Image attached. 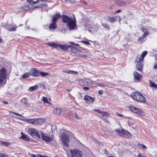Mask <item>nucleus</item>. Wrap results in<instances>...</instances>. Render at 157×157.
Instances as JSON below:
<instances>
[{
	"mask_svg": "<svg viewBox=\"0 0 157 157\" xmlns=\"http://www.w3.org/2000/svg\"><path fill=\"white\" fill-rule=\"evenodd\" d=\"M70 43L71 44H73V45H75L76 46H78L79 45L78 44H76L75 43H74L73 42H71Z\"/></svg>",
	"mask_w": 157,
	"mask_h": 157,
	"instance_id": "50",
	"label": "nucleus"
},
{
	"mask_svg": "<svg viewBox=\"0 0 157 157\" xmlns=\"http://www.w3.org/2000/svg\"><path fill=\"white\" fill-rule=\"evenodd\" d=\"M6 28L9 31H15L16 30L17 27L15 25H9L7 26Z\"/></svg>",
	"mask_w": 157,
	"mask_h": 157,
	"instance_id": "17",
	"label": "nucleus"
},
{
	"mask_svg": "<svg viewBox=\"0 0 157 157\" xmlns=\"http://www.w3.org/2000/svg\"><path fill=\"white\" fill-rule=\"evenodd\" d=\"M28 132L32 136H36L39 138H40V135L39 134L38 131L34 128H29L28 130Z\"/></svg>",
	"mask_w": 157,
	"mask_h": 157,
	"instance_id": "7",
	"label": "nucleus"
},
{
	"mask_svg": "<svg viewBox=\"0 0 157 157\" xmlns=\"http://www.w3.org/2000/svg\"><path fill=\"white\" fill-rule=\"evenodd\" d=\"M124 130V129H116L112 131V133L110 134L112 135L113 134H115L118 135L122 136Z\"/></svg>",
	"mask_w": 157,
	"mask_h": 157,
	"instance_id": "14",
	"label": "nucleus"
},
{
	"mask_svg": "<svg viewBox=\"0 0 157 157\" xmlns=\"http://www.w3.org/2000/svg\"><path fill=\"white\" fill-rule=\"evenodd\" d=\"M63 72H65L66 73H67L69 74H73V75H77L78 74V73L77 71H62Z\"/></svg>",
	"mask_w": 157,
	"mask_h": 157,
	"instance_id": "23",
	"label": "nucleus"
},
{
	"mask_svg": "<svg viewBox=\"0 0 157 157\" xmlns=\"http://www.w3.org/2000/svg\"><path fill=\"white\" fill-rule=\"evenodd\" d=\"M98 144L100 145L101 144H102L101 142H98Z\"/></svg>",
	"mask_w": 157,
	"mask_h": 157,
	"instance_id": "60",
	"label": "nucleus"
},
{
	"mask_svg": "<svg viewBox=\"0 0 157 157\" xmlns=\"http://www.w3.org/2000/svg\"><path fill=\"white\" fill-rule=\"evenodd\" d=\"M101 114L102 116H105L108 117H109L110 115L109 113L105 112H102Z\"/></svg>",
	"mask_w": 157,
	"mask_h": 157,
	"instance_id": "35",
	"label": "nucleus"
},
{
	"mask_svg": "<svg viewBox=\"0 0 157 157\" xmlns=\"http://www.w3.org/2000/svg\"><path fill=\"white\" fill-rule=\"evenodd\" d=\"M71 90H71L67 89L66 90V91H67V92H69V91H70Z\"/></svg>",
	"mask_w": 157,
	"mask_h": 157,
	"instance_id": "59",
	"label": "nucleus"
},
{
	"mask_svg": "<svg viewBox=\"0 0 157 157\" xmlns=\"http://www.w3.org/2000/svg\"><path fill=\"white\" fill-rule=\"evenodd\" d=\"M21 138L23 139L24 140L27 141H29L30 140V138L29 137V136L27 135L23 134L22 132H21Z\"/></svg>",
	"mask_w": 157,
	"mask_h": 157,
	"instance_id": "19",
	"label": "nucleus"
},
{
	"mask_svg": "<svg viewBox=\"0 0 157 157\" xmlns=\"http://www.w3.org/2000/svg\"><path fill=\"white\" fill-rule=\"evenodd\" d=\"M149 86L155 88H157V84H156L155 83L152 82L151 81L150 82V83L149 84Z\"/></svg>",
	"mask_w": 157,
	"mask_h": 157,
	"instance_id": "30",
	"label": "nucleus"
},
{
	"mask_svg": "<svg viewBox=\"0 0 157 157\" xmlns=\"http://www.w3.org/2000/svg\"><path fill=\"white\" fill-rule=\"evenodd\" d=\"M84 100L86 101V102L88 103H92L95 100L94 98L91 97L90 96L87 95H86L84 98Z\"/></svg>",
	"mask_w": 157,
	"mask_h": 157,
	"instance_id": "11",
	"label": "nucleus"
},
{
	"mask_svg": "<svg viewBox=\"0 0 157 157\" xmlns=\"http://www.w3.org/2000/svg\"><path fill=\"white\" fill-rule=\"evenodd\" d=\"M50 46L53 48H59L60 44H58L54 43H50L48 44Z\"/></svg>",
	"mask_w": 157,
	"mask_h": 157,
	"instance_id": "20",
	"label": "nucleus"
},
{
	"mask_svg": "<svg viewBox=\"0 0 157 157\" xmlns=\"http://www.w3.org/2000/svg\"><path fill=\"white\" fill-rule=\"evenodd\" d=\"M121 12V10H117L116 12V13H119V12Z\"/></svg>",
	"mask_w": 157,
	"mask_h": 157,
	"instance_id": "56",
	"label": "nucleus"
},
{
	"mask_svg": "<svg viewBox=\"0 0 157 157\" xmlns=\"http://www.w3.org/2000/svg\"><path fill=\"white\" fill-rule=\"evenodd\" d=\"M137 157H144V156H143L142 154L141 153H140L138 154Z\"/></svg>",
	"mask_w": 157,
	"mask_h": 157,
	"instance_id": "49",
	"label": "nucleus"
},
{
	"mask_svg": "<svg viewBox=\"0 0 157 157\" xmlns=\"http://www.w3.org/2000/svg\"><path fill=\"white\" fill-rule=\"evenodd\" d=\"M42 100L44 103H46L48 104L50 103L48 101V100L45 97H43Z\"/></svg>",
	"mask_w": 157,
	"mask_h": 157,
	"instance_id": "36",
	"label": "nucleus"
},
{
	"mask_svg": "<svg viewBox=\"0 0 157 157\" xmlns=\"http://www.w3.org/2000/svg\"><path fill=\"white\" fill-rule=\"evenodd\" d=\"M108 157H114L112 156H109Z\"/></svg>",
	"mask_w": 157,
	"mask_h": 157,
	"instance_id": "61",
	"label": "nucleus"
},
{
	"mask_svg": "<svg viewBox=\"0 0 157 157\" xmlns=\"http://www.w3.org/2000/svg\"><path fill=\"white\" fill-rule=\"evenodd\" d=\"M115 18L116 20V21H119V22H120L121 19H120V17L119 16H115Z\"/></svg>",
	"mask_w": 157,
	"mask_h": 157,
	"instance_id": "37",
	"label": "nucleus"
},
{
	"mask_svg": "<svg viewBox=\"0 0 157 157\" xmlns=\"http://www.w3.org/2000/svg\"><path fill=\"white\" fill-rule=\"evenodd\" d=\"M10 143L8 142H2V144L5 146H8L10 145Z\"/></svg>",
	"mask_w": 157,
	"mask_h": 157,
	"instance_id": "34",
	"label": "nucleus"
},
{
	"mask_svg": "<svg viewBox=\"0 0 157 157\" xmlns=\"http://www.w3.org/2000/svg\"><path fill=\"white\" fill-rule=\"evenodd\" d=\"M41 135L42 139L47 142H50V141L53 140V137H48L42 133H41Z\"/></svg>",
	"mask_w": 157,
	"mask_h": 157,
	"instance_id": "15",
	"label": "nucleus"
},
{
	"mask_svg": "<svg viewBox=\"0 0 157 157\" xmlns=\"http://www.w3.org/2000/svg\"><path fill=\"white\" fill-rule=\"evenodd\" d=\"M95 111L99 113H100V114H101V113L102 112H101L100 111V110L99 109H94V110Z\"/></svg>",
	"mask_w": 157,
	"mask_h": 157,
	"instance_id": "46",
	"label": "nucleus"
},
{
	"mask_svg": "<svg viewBox=\"0 0 157 157\" xmlns=\"http://www.w3.org/2000/svg\"><path fill=\"white\" fill-rule=\"evenodd\" d=\"M9 112L10 113H13L14 114L16 115H17V116H21V117H23L22 116L21 114H19V113H15V112H10V111Z\"/></svg>",
	"mask_w": 157,
	"mask_h": 157,
	"instance_id": "43",
	"label": "nucleus"
},
{
	"mask_svg": "<svg viewBox=\"0 0 157 157\" xmlns=\"http://www.w3.org/2000/svg\"><path fill=\"white\" fill-rule=\"evenodd\" d=\"M70 133V132H64L61 133V140L63 145L68 147L69 146V142L70 141V140L69 138L68 135L69 133Z\"/></svg>",
	"mask_w": 157,
	"mask_h": 157,
	"instance_id": "2",
	"label": "nucleus"
},
{
	"mask_svg": "<svg viewBox=\"0 0 157 157\" xmlns=\"http://www.w3.org/2000/svg\"><path fill=\"white\" fill-rule=\"evenodd\" d=\"M109 21L111 23H113L116 21V19L115 18V16L113 17H110L109 18Z\"/></svg>",
	"mask_w": 157,
	"mask_h": 157,
	"instance_id": "32",
	"label": "nucleus"
},
{
	"mask_svg": "<svg viewBox=\"0 0 157 157\" xmlns=\"http://www.w3.org/2000/svg\"><path fill=\"white\" fill-rule=\"evenodd\" d=\"M38 88L37 86L35 85L34 86H31L29 89V90L30 92H32L37 89Z\"/></svg>",
	"mask_w": 157,
	"mask_h": 157,
	"instance_id": "27",
	"label": "nucleus"
},
{
	"mask_svg": "<svg viewBox=\"0 0 157 157\" xmlns=\"http://www.w3.org/2000/svg\"><path fill=\"white\" fill-rule=\"evenodd\" d=\"M27 1L30 4H33L39 2L40 0H27Z\"/></svg>",
	"mask_w": 157,
	"mask_h": 157,
	"instance_id": "26",
	"label": "nucleus"
},
{
	"mask_svg": "<svg viewBox=\"0 0 157 157\" xmlns=\"http://www.w3.org/2000/svg\"><path fill=\"white\" fill-rule=\"evenodd\" d=\"M83 89L85 91H86L89 90V88L88 87H84L83 88Z\"/></svg>",
	"mask_w": 157,
	"mask_h": 157,
	"instance_id": "47",
	"label": "nucleus"
},
{
	"mask_svg": "<svg viewBox=\"0 0 157 157\" xmlns=\"http://www.w3.org/2000/svg\"><path fill=\"white\" fill-rule=\"evenodd\" d=\"M70 48L71 52L73 53L72 54L73 56H79L83 58L87 57V56L86 55L82 54L83 52L82 51L79 50L77 48L71 46Z\"/></svg>",
	"mask_w": 157,
	"mask_h": 157,
	"instance_id": "3",
	"label": "nucleus"
},
{
	"mask_svg": "<svg viewBox=\"0 0 157 157\" xmlns=\"http://www.w3.org/2000/svg\"><path fill=\"white\" fill-rule=\"evenodd\" d=\"M81 42L87 45H89L90 44L89 42L86 41H82Z\"/></svg>",
	"mask_w": 157,
	"mask_h": 157,
	"instance_id": "40",
	"label": "nucleus"
},
{
	"mask_svg": "<svg viewBox=\"0 0 157 157\" xmlns=\"http://www.w3.org/2000/svg\"><path fill=\"white\" fill-rule=\"evenodd\" d=\"M54 113L56 114H59L62 112V110L59 108H56L53 110Z\"/></svg>",
	"mask_w": 157,
	"mask_h": 157,
	"instance_id": "22",
	"label": "nucleus"
},
{
	"mask_svg": "<svg viewBox=\"0 0 157 157\" xmlns=\"http://www.w3.org/2000/svg\"><path fill=\"white\" fill-rule=\"evenodd\" d=\"M103 120L105 122H106L107 123L108 122V120L106 119H103Z\"/></svg>",
	"mask_w": 157,
	"mask_h": 157,
	"instance_id": "58",
	"label": "nucleus"
},
{
	"mask_svg": "<svg viewBox=\"0 0 157 157\" xmlns=\"http://www.w3.org/2000/svg\"><path fill=\"white\" fill-rule=\"evenodd\" d=\"M117 115L120 117H122L124 116L123 115H122L121 114H119V113H117Z\"/></svg>",
	"mask_w": 157,
	"mask_h": 157,
	"instance_id": "52",
	"label": "nucleus"
},
{
	"mask_svg": "<svg viewBox=\"0 0 157 157\" xmlns=\"http://www.w3.org/2000/svg\"><path fill=\"white\" fill-rule=\"evenodd\" d=\"M29 76V74L28 73H26L24 74L22 76L23 78H25L28 77Z\"/></svg>",
	"mask_w": 157,
	"mask_h": 157,
	"instance_id": "38",
	"label": "nucleus"
},
{
	"mask_svg": "<svg viewBox=\"0 0 157 157\" xmlns=\"http://www.w3.org/2000/svg\"><path fill=\"white\" fill-rule=\"evenodd\" d=\"M148 34V32L147 31H145L144 32L143 36L145 37V36H147Z\"/></svg>",
	"mask_w": 157,
	"mask_h": 157,
	"instance_id": "42",
	"label": "nucleus"
},
{
	"mask_svg": "<svg viewBox=\"0 0 157 157\" xmlns=\"http://www.w3.org/2000/svg\"><path fill=\"white\" fill-rule=\"evenodd\" d=\"M40 156H41L40 155H38L37 157H36L34 155H32V157H40Z\"/></svg>",
	"mask_w": 157,
	"mask_h": 157,
	"instance_id": "53",
	"label": "nucleus"
},
{
	"mask_svg": "<svg viewBox=\"0 0 157 157\" xmlns=\"http://www.w3.org/2000/svg\"><path fill=\"white\" fill-rule=\"evenodd\" d=\"M138 145H139V146H141L142 147L143 149H145L146 148V147L145 145H144V144H138Z\"/></svg>",
	"mask_w": 157,
	"mask_h": 157,
	"instance_id": "45",
	"label": "nucleus"
},
{
	"mask_svg": "<svg viewBox=\"0 0 157 157\" xmlns=\"http://www.w3.org/2000/svg\"><path fill=\"white\" fill-rule=\"evenodd\" d=\"M70 46H68L67 45H62L61 44H60L59 48H61L62 49L64 50V51H67L69 48H70L71 47Z\"/></svg>",
	"mask_w": 157,
	"mask_h": 157,
	"instance_id": "18",
	"label": "nucleus"
},
{
	"mask_svg": "<svg viewBox=\"0 0 157 157\" xmlns=\"http://www.w3.org/2000/svg\"><path fill=\"white\" fill-rule=\"evenodd\" d=\"M70 151L72 157H82V153L79 150L75 149L73 150L71 149Z\"/></svg>",
	"mask_w": 157,
	"mask_h": 157,
	"instance_id": "8",
	"label": "nucleus"
},
{
	"mask_svg": "<svg viewBox=\"0 0 157 157\" xmlns=\"http://www.w3.org/2000/svg\"><path fill=\"white\" fill-rule=\"evenodd\" d=\"M27 122L32 124H34V118L33 119H29L27 120Z\"/></svg>",
	"mask_w": 157,
	"mask_h": 157,
	"instance_id": "33",
	"label": "nucleus"
},
{
	"mask_svg": "<svg viewBox=\"0 0 157 157\" xmlns=\"http://www.w3.org/2000/svg\"><path fill=\"white\" fill-rule=\"evenodd\" d=\"M142 62L143 61L141 60L140 57H139V56H137L135 61L136 69L140 72H142L143 70L144 64H143Z\"/></svg>",
	"mask_w": 157,
	"mask_h": 157,
	"instance_id": "5",
	"label": "nucleus"
},
{
	"mask_svg": "<svg viewBox=\"0 0 157 157\" xmlns=\"http://www.w3.org/2000/svg\"><path fill=\"white\" fill-rule=\"evenodd\" d=\"M62 17V20L63 22L66 23L67 27L70 30H73L76 27V20L75 18H72L66 15H60V13H56L54 15L52 20V23L49 26V29L53 31L56 28V23L58 19Z\"/></svg>",
	"mask_w": 157,
	"mask_h": 157,
	"instance_id": "1",
	"label": "nucleus"
},
{
	"mask_svg": "<svg viewBox=\"0 0 157 157\" xmlns=\"http://www.w3.org/2000/svg\"><path fill=\"white\" fill-rule=\"evenodd\" d=\"M122 136L126 138H130L131 137L132 135L131 134L127 131L124 129Z\"/></svg>",
	"mask_w": 157,
	"mask_h": 157,
	"instance_id": "16",
	"label": "nucleus"
},
{
	"mask_svg": "<svg viewBox=\"0 0 157 157\" xmlns=\"http://www.w3.org/2000/svg\"><path fill=\"white\" fill-rule=\"evenodd\" d=\"M129 109L133 112L138 115H143L144 114L141 109L134 106H130Z\"/></svg>",
	"mask_w": 157,
	"mask_h": 157,
	"instance_id": "9",
	"label": "nucleus"
},
{
	"mask_svg": "<svg viewBox=\"0 0 157 157\" xmlns=\"http://www.w3.org/2000/svg\"><path fill=\"white\" fill-rule=\"evenodd\" d=\"M88 82V84H90L92 83V81H91L90 80H88V82Z\"/></svg>",
	"mask_w": 157,
	"mask_h": 157,
	"instance_id": "51",
	"label": "nucleus"
},
{
	"mask_svg": "<svg viewBox=\"0 0 157 157\" xmlns=\"http://www.w3.org/2000/svg\"><path fill=\"white\" fill-rule=\"evenodd\" d=\"M44 119L42 118H34V125H39L41 124L44 122Z\"/></svg>",
	"mask_w": 157,
	"mask_h": 157,
	"instance_id": "12",
	"label": "nucleus"
},
{
	"mask_svg": "<svg viewBox=\"0 0 157 157\" xmlns=\"http://www.w3.org/2000/svg\"><path fill=\"white\" fill-rule=\"evenodd\" d=\"M7 74V71L6 69L3 68L0 69V83L1 84H4L6 83V81L3 82L5 79Z\"/></svg>",
	"mask_w": 157,
	"mask_h": 157,
	"instance_id": "6",
	"label": "nucleus"
},
{
	"mask_svg": "<svg viewBox=\"0 0 157 157\" xmlns=\"http://www.w3.org/2000/svg\"><path fill=\"white\" fill-rule=\"evenodd\" d=\"M132 96L133 99L137 101L142 102L145 101V99L144 97L142 94L138 92H135L132 93Z\"/></svg>",
	"mask_w": 157,
	"mask_h": 157,
	"instance_id": "4",
	"label": "nucleus"
},
{
	"mask_svg": "<svg viewBox=\"0 0 157 157\" xmlns=\"http://www.w3.org/2000/svg\"><path fill=\"white\" fill-rule=\"evenodd\" d=\"M97 85L100 87H104L106 86V84L105 83L102 82H98L97 83Z\"/></svg>",
	"mask_w": 157,
	"mask_h": 157,
	"instance_id": "29",
	"label": "nucleus"
},
{
	"mask_svg": "<svg viewBox=\"0 0 157 157\" xmlns=\"http://www.w3.org/2000/svg\"><path fill=\"white\" fill-rule=\"evenodd\" d=\"M133 75L134 79L137 82H139L141 80L142 77V75L136 71H134Z\"/></svg>",
	"mask_w": 157,
	"mask_h": 157,
	"instance_id": "10",
	"label": "nucleus"
},
{
	"mask_svg": "<svg viewBox=\"0 0 157 157\" xmlns=\"http://www.w3.org/2000/svg\"><path fill=\"white\" fill-rule=\"evenodd\" d=\"M75 117L76 119L78 120H80L81 119V117H80L77 114L75 113Z\"/></svg>",
	"mask_w": 157,
	"mask_h": 157,
	"instance_id": "41",
	"label": "nucleus"
},
{
	"mask_svg": "<svg viewBox=\"0 0 157 157\" xmlns=\"http://www.w3.org/2000/svg\"><path fill=\"white\" fill-rule=\"evenodd\" d=\"M3 103L5 104H8V102L6 101H3Z\"/></svg>",
	"mask_w": 157,
	"mask_h": 157,
	"instance_id": "54",
	"label": "nucleus"
},
{
	"mask_svg": "<svg viewBox=\"0 0 157 157\" xmlns=\"http://www.w3.org/2000/svg\"><path fill=\"white\" fill-rule=\"evenodd\" d=\"M117 5L120 6H125L126 5V3L125 2L123 1H119L117 2Z\"/></svg>",
	"mask_w": 157,
	"mask_h": 157,
	"instance_id": "25",
	"label": "nucleus"
},
{
	"mask_svg": "<svg viewBox=\"0 0 157 157\" xmlns=\"http://www.w3.org/2000/svg\"><path fill=\"white\" fill-rule=\"evenodd\" d=\"M145 30V29L144 28H142L141 29V30L143 32H144V31Z\"/></svg>",
	"mask_w": 157,
	"mask_h": 157,
	"instance_id": "55",
	"label": "nucleus"
},
{
	"mask_svg": "<svg viewBox=\"0 0 157 157\" xmlns=\"http://www.w3.org/2000/svg\"><path fill=\"white\" fill-rule=\"evenodd\" d=\"M104 133L105 134H109V135H111L110 134L112 133V131H111L110 130L105 131H104Z\"/></svg>",
	"mask_w": 157,
	"mask_h": 157,
	"instance_id": "39",
	"label": "nucleus"
},
{
	"mask_svg": "<svg viewBox=\"0 0 157 157\" xmlns=\"http://www.w3.org/2000/svg\"><path fill=\"white\" fill-rule=\"evenodd\" d=\"M147 54V52L146 51H144L142 52L141 55L140 56H138L139 57H140L141 60L142 61H143L144 58Z\"/></svg>",
	"mask_w": 157,
	"mask_h": 157,
	"instance_id": "21",
	"label": "nucleus"
},
{
	"mask_svg": "<svg viewBox=\"0 0 157 157\" xmlns=\"http://www.w3.org/2000/svg\"><path fill=\"white\" fill-rule=\"evenodd\" d=\"M98 93L100 95L102 94L103 93V91L102 90H99L98 91Z\"/></svg>",
	"mask_w": 157,
	"mask_h": 157,
	"instance_id": "48",
	"label": "nucleus"
},
{
	"mask_svg": "<svg viewBox=\"0 0 157 157\" xmlns=\"http://www.w3.org/2000/svg\"><path fill=\"white\" fill-rule=\"evenodd\" d=\"M49 74L44 72L39 71V75L42 77H46L49 75Z\"/></svg>",
	"mask_w": 157,
	"mask_h": 157,
	"instance_id": "24",
	"label": "nucleus"
},
{
	"mask_svg": "<svg viewBox=\"0 0 157 157\" xmlns=\"http://www.w3.org/2000/svg\"><path fill=\"white\" fill-rule=\"evenodd\" d=\"M43 85L44 86H45V85L44 84H43Z\"/></svg>",
	"mask_w": 157,
	"mask_h": 157,
	"instance_id": "62",
	"label": "nucleus"
},
{
	"mask_svg": "<svg viewBox=\"0 0 157 157\" xmlns=\"http://www.w3.org/2000/svg\"><path fill=\"white\" fill-rule=\"evenodd\" d=\"M39 71L36 69L32 68L30 71V75L33 76H39Z\"/></svg>",
	"mask_w": 157,
	"mask_h": 157,
	"instance_id": "13",
	"label": "nucleus"
},
{
	"mask_svg": "<svg viewBox=\"0 0 157 157\" xmlns=\"http://www.w3.org/2000/svg\"><path fill=\"white\" fill-rule=\"evenodd\" d=\"M144 38V37L143 36H140L138 39V41H140L142 40Z\"/></svg>",
	"mask_w": 157,
	"mask_h": 157,
	"instance_id": "44",
	"label": "nucleus"
},
{
	"mask_svg": "<svg viewBox=\"0 0 157 157\" xmlns=\"http://www.w3.org/2000/svg\"><path fill=\"white\" fill-rule=\"evenodd\" d=\"M154 68L155 69H157V65L156 64H155V65L154 66Z\"/></svg>",
	"mask_w": 157,
	"mask_h": 157,
	"instance_id": "57",
	"label": "nucleus"
},
{
	"mask_svg": "<svg viewBox=\"0 0 157 157\" xmlns=\"http://www.w3.org/2000/svg\"><path fill=\"white\" fill-rule=\"evenodd\" d=\"M21 102L23 104L25 105H27V99L26 98H23L21 100Z\"/></svg>",
	"mask_w": 157,
	"mask_h": 157,
	"instance_id": "31",
	"label": "nucleus"
},
{
	"mask_svg": "<svg viewBox=\"0 0 157 157\" xmlns=\"http://www.w3.org/2000/svg\"><path fill=\"white\" fill-rule=\"evenodd\" d=\"M102 25L103 27L106 29L108 30H109L110 28V26L106 23L102 24Z\"/></svg>",
	"mask_w": 157,
	"mask_h": 157,
	"instance_id": "28",
	"label": "nucleus"
}]
</instances>
